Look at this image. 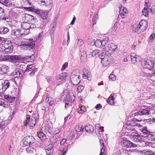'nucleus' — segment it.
<instances>
[{
    "label": "nucleus",
    "mask_w": 155,
    "mask_h": 155,
    "mask_svg": "<svg viewBox=\"0 0 155 155\" xmlns=\"http://www.w3.org/2000/svg\"><path fill=\"white\" fill-rule=\"evenodd\" d=\"M68 63L65 62L62 65V68L61 69V71H62L64 70L68 66Z\"/></svg>",
    "instance_id": "13d9d810"
},
{
    "label": "nucleus",
    "mask_w": 155,
    "mask_h": 155,
    "mask_svg": "<svg viewBox=\"0 0 155 155\" xmlns=\"http://www.w3.org/2000/svg\"><path fill=\"white\" fill-rule=\"evenodd\" d=\"M100 51L99 50H95L91 52L92 56L94 57L97 55L100 52Z\"/></svg>",
    "instance_id": "5fc2aeb1"
},
{
    "label": "nucleus",
    "mask_w": 155,
    "mask_h": 155,
    "mask_svg": "<svg viewBox=\"0 0 155 155\" xmlns=\"http://www.w3.org/2000/svg\"><path fill=\"white\" fill-rule=\"evenodd\" d=\"M84 128H82L81 126H78V127L76 128V131L78 132H79L81 131L82 130H83Z\"/></svg>",
    "instance_id": "e2e57ef3"
},
{
    "label": "nucleus",
    "mask_w": 155,
    "mask_h": 155,
    "mask_svg": "<svg viewBox=\"0 0 155 155\" xmlns=\"http://www.w3.org/2000/svg\"><path fill=\"white\" fill-rule=\"evenodd\" d=\"M4 98L6 99L8 102H13L15 99V97H11L9 95H4Z\"/></svg>",
    "instance_id": "f704fd0d"
},
{
    "label": "nucleus",
    "mask_w": 155,
    "mask_h": 155,
    "mask_svg": "<svg viewBox=\"0 0 155 155\" xmlns=\"http://www.w3.org/2000/svg\"><path fill=\"white\" fill-rule=\"evenodd\" d=\"M109 79L113 81H114L116 79V77L113 74H112L110 75L109 77Z\"/></svg>",
    "instance_id": "052dcab7"
},
{
    "label": "nucleus",
    "mask_w": 155,
    "mask_h": 155,
    "mask_svg": "<svg viewBox=\"0 0 155 155\" xmlns=\"http://www.w3.org/2000/svg\"><path fill=\"white\" fill-rule=\"evenodd\" d=\"M7 60V57L5 55L4 52H0V61H5Z\"/></svg>",
    "instance_id": "79ce46f5"
},
{
    "label": "nucleus",
    "mask_w": 155,
    "mask_h": 155,
    "mask_svg": "<svg viewBox=\"0 0 155 155\" xmlns=\"http://www.w3.org/2000/svg\"><path fill=\"white\" fill-rule=\"evenodd\" d=\"M131 62L132 63H135L140 59V57L136 55L134 53H132L130 54Z\"/></svg>",
    "instance_id": "a211bd4d"
},
{
    "label": "nucleus",
    "mask_w": 155,
    "mask_h": 155,
    "mask_svg": "<svg viewBox=\"0 0 155 155\" xmlns=\"http://www.w3.org/2000/svg\"><path fill=\"white\" fill-rule=\"evenodd\" d=\"M35 8L32 7H26V9L28 11L34 12Z\"/></svg>",
    "instance_id": "680f3d73"
},
{
    "label": "nucleus",
    "mask_w": 155,
    "mask_h": 155,
    "mask_svg": "<svg viewBox=\"0 0 155 155\" xmlns=\"http://www.w3.org/2000/svg\"><path fill=\"white\" fill-rule=\"evenodd\" d=\"M60 145L61 146H64L63 147L68 146V143L66 139H62L60 142Z\"/></svg>",
    "instance_id": "c03bdc74"
},
{
    "label": "nucleus",
    "mask_w": 155,
    "mask_h": 155,
    "mask_svg": "<svg viewBox=\"0 0 155 155\" xmlns=\"http://www.w3.org/2000/svg\"><path fill=\"white\" fill-rule=\"evenodd\" d=\"M49 12L48 11H41V12L40 16L43 20H46L48 15Z\"/></svg>",
    "instance_id": "b1692460"
},
{
    "label": "nucleus",
    "mask_w": 155,
    "mask_h": 155,
    "mask_svg": "<svg viewBox=\"0 0 155 155\" xmlns=\"http://www.w3.org/2000/svg\"><path fill=\"white\" fill-rule=\"evenodd\" d=\"M8 58L12 62H16L21 59V56L18 55H11L8 56Z\"/></svg>",
    "instance_id": "6ab92c4d"
},
{
    "label": "nucleus",
    "mask_w": 155,
    "mask_h": 155,
    "mask_svg": "<svg viewBox=\"0 0 155 155\" xmlns=\"http://www.w3.org/2000/svg\"><path fill=\"white\" fill-rule=\"evenodd\" d=\"M21 28L29 30L30 23L26 22H22L21 25Z\"/></svg>",
    "instance_id": "473e14b6"
},
{
    "label": "nucleus",
    "mask_w": 155,
    "mask_h": 155,
    "mask_svg": "<svg viewBox=\"0 0 155 155\" xmlns=\"http://www.w3.org/2000/svg\"><path fill=\"white\" fill-rule=\"evenodd\" d=\"M60 131V130L58 128H55L52 130L51 129V132H49V133L56 134L58 133Z\"/></svg>",
    "instance_id": "09e8293b"
},
{
    "label": "nucleus",
    "mask_w": 155,
    "mask_h": 155,
    "mask_svg": "<svg viewBox=\"0 0 155 155\" xmlns=\"http://www.w3.org/2000/svg\"><path fill=\"white\" fill-rule=\"evenodd\" d=\"M123 146L126 147H135V144L132 143L129 140H127L126 138L123 140L122 142Z\"/></svg>",
    "instance_id": "4468645a"
},
{
    "label": "nucleus",
    "mask_w": 155,
    "mask_h": 155,
    "mask_svg": "<svg viewBox=\"0 0 155 155\" xmlns=\"http://www.w3.org/2000/svg\"><path fill=\"white\" fill-rule=\"evenodd\" d=\"M13 46L12 44H9L8 45H5V52L8 53H11L12 52L13 49Z\"/></svg>",
    "instance_id": "bb28decb"
},
{
    "label": "nucleus",
    "mask_w": 155,
    "mask_h": 155,
    "mask_svg": "<svg viewBox=\"0 0 155 155\" xmlns=\"http://www.w3.org/2000/svg\"><path fill=\"white\" fill-rule=\"evenodd\" d=\"M139 152L142 155H155V153L149 149L140 150Z\"/></svg>",
    "instance_id": "f3484780"
},
{
    "label": "nucleus",
    "mask_w": 155,
    "mask_h": 155,
    "mask_svg": "<svg viewBox=\"0 0 155 155\" xmlns=\"http://www.w3.org/2000/svg\"><path fill=\"white\" fill-rule=\"evenodd\" d=\"M37 68H35L34 64H32L27 65L26 71H31L30 73L29 74V75L31 77L34 75L35 73L37 71Z\"/></svg>",
    "instance_id": "9b49d317"
},
{
    "label": "nucleus",
    "mask_w": 155,
    "mask_h": 155,
    "mask_svg": "<svg viewBox=\"0 0 155 155\" xmlns=\"http://www.w3.org/2000/svg\"><path fill=\"white\" fill-rule=\"evenodd\" d=\"M8 124V122L7 121H3L1 122H0V127L1 129H3L7 126Z\"/></svg>",
    "instance_id": "a18cd8bd"
},
{
    "label": "nucleus",
    "mask_w": 155,
    "mask_h": 155,
    "mask_svg": "<svg viewBox=\"0 0 155 155\" xmlns=\"http://www.w3.org/2000/svg\"><path fill=\"white\" fill-rule=\"evenodd\" d=\"M146 6L144 7L142 10L143 14L145 16H147L149 13V10L148 9V4L147 2L145 3Z\"/></svg>",
    "instance_id": "2f4dec72"
},
{
    "label": "nucleus",
    "mask_w": 155,
    "mask_h": 155,
    "mask_svg": "<svg viewBox=\"0 0 155 155\" xmlns=\"http://www.w3.org/2000/svg\"><path fill=\"white\" fill-rule=\"evenodd\" d=\"M9 68L8 66L4 64L0 67V72L2 74H6L9 71Z\"/></svg>",
    "instance_id": "aec40b11"
},
{
    "label": "nucleus",
    "mask_w": 155,
    "mask_h": 155,
    "mask_svg": "<svg viewBox=\"0 0 155 155\" xmlns=\"http://www.w3.org/2000/svg\"><path fill=\"white\" fill-rule=\"evenodd\" d=\"M61 95L60 99L61 101H67L72 103L75 99V97L72 90H65L63 93L61 94Z\"/></svg>",
    "instance_id": "f257e3e1"
},
{
    "label": "nucleus",
    "mask_w": 155,
    "mask_h": 155,
    "mask_svg": "<svg viewBox=\"0 0 155 155\" xmlns=\"http://www.w3.org/2000/svg\"><path fill=\"white\" fill-rule=\"evenodd\" d=\"M35 45V42L32 41L28 42L26 43L22 44L20 45L21 48L25 50H31L34 48Z\"/></svg>",
    "instance_id": "1a4fd4ad"
},
{
    "label": "nucleus",
    "mask_w": 155,
    "mask_h": 155,
    "mask_svg": "<svg viewBox=\"0 0 155 155\" xmlns=\"http://www.w3.org/2000/svg\"><path fill=\"white\" fill-rule=\"evenodd\" d=\"M117 50V47L116 45L111 43L107 45L105 48H102V51H105L107 55H110L111 54Z\"/></svg>",
    "instance_id": "20e7f679"
},
{
    "label": "nucleus",
    "mask_w": 155,
    "mask_h": 155,
    "mask_svg": "<svg viewBox=\"0 0 155 155\" xmlns=\"http://www.w3.org/2000/svg\"><path fill=\"white\" fill-rule=\"evenodd\" d=\"M142 120H137L136 119H133V121H135V122H133V121L131 122V123H130V125L134 127L137 126L139 127H140L141 126V125L140 124L137 123L136 121L139 122L140 121Z\"/></svg>",
    "instance_id": "c9c22d12"
},
{
    "label": "nucleus",
    "mask_w": 155,
    "mask_h": 155,
    "mask_svg": "<svg viewBox=\"0 0 155 155\" xmlns=\"http://www.w3.org/2000/svg\"><path fill=\"white\" fill-rule=\"evenodd\" d=\"M0 105L4 107H8L9 106L8 102H5V100L2 98L0 99Z\"/></svg>",
    "instance_id": "58836bf2"
},
{
    "label": "nucleus",
    "mask_w": 155,
    "mask_h": 155,
    "mask_svg": "<svg viewBox=\"0 0 155 155\" xmlns=\"http://www.w3.org/2000/svg\"><path fill=\"white\" fill-rule=\"evenodd\" d=\"M9 31L8 28L4 26L0 27V34H5L7 33Z\"/></svg>",
    "instance_id": "72a5a7b5"
},
{
    "label": "nucleus",
    "mask_w": 155,
    "mask_h": 155,
    "mask_svg": "<svg viewBox=\"0 0 155 155\" xmlns=\"http://www.w3.org/2000/svg\"><path fill=\"white\" fill-rule=\"evenodd\" d=\"M21 74L22 73L21 71H20V69L19 68L15 69V71L12 73V75L15 78L19 77Z\"/></svg>",
    "instance_id": "a878e982"
},
{
    "label": "nucleus",
    "mask_w": 155,
    "mask_h": 155,
    "mask_svg": "<svg viewBox=\"0 0 155 155\" xmlns=\"http://www.w3.org/2000/svg\"><path fill=\"white\" fill-rule=\"evenodd\" d=\"M0 2L7 7L12 5V3L9 0H0Z\"/></svg>",
    "instance_id": "e433bc0d"
},
{
    "label": "nucleus",
    "mask_w": 155,
    "mask_h": 155,
    "mask_svg": "<svg viewBox=\"0 0 155 155\" xmlns=\"http://www.w3.org/2000/svg\"><path fill=\"white\" fill-rule=\"evenodd\" d=\"M35 23H30V26H29V29H33L35 28H36V25Z\"/></svg>",
    "instance_id": "774afa93"
},
{
    "label": "nucleus",
    "mask_w": 155,
    "mask_h": 155,
    "mask_svg": "<svg viewBox=\"0 0 155 155\" xmlns=\"http://www.w3.org/2000/svg\"><path fill=\"white\" fill-rule=\"evenodd\" d=\"M114 97H110L107 100V102L110 104H114Z\"/></svg>",
    "instance_id": "49530a36"
},
{
    "label": "nucleus",
    "mask_w": 155,
    "mask_h": 155,
    "mask_svg": "<svg viewBox=\"0 0 155 155\" xmlns=\"http://www.w3.org/2000/svg\"><path fill=\"white\" fill-rule=\"evenodd\" d=\"M45 123L44 127H42V130H44L46 133L51 132L52 125L49 119H47Z\"/></svg>",
    "instance_id": "9d476101"
},
{
    "label": "nucleus",
    "mask_w": 155,
    "mask_h": 155,
    "mask_svg": "<svg viewBox=\"0 0 155 155\" xmlns=\"http://www.w3.org/2000/svg\"><path fill=\"white\" fill-rule=\"evenodd\" d=\"M109 40V38H105L104 39L102 40L101 41V43H102V47H103V46L105 47H106L105 46L106 44H107L108 41V40Z\"/></svg>",
    "instance_id": "3c124183"
},
{
    "label": "nucleus",
    "mask_w": 155,
    "mask_h": 155,
    "mask_svg": "<svg viewBox=\"0 0 155 155\" xmlns=\"http://www.w3.org/2000/svg\"><path fill=\"white\" fill-rule=\"evenodd\" d=\"M45 101L48 103L50 105H52L54 103L53 99L51 97H49L48 95L47 94L45 95Z\"/></svg>",
    "instance_id": "393cba45"
},
{
    "label": "nucleus",
    "mask_w": 155,
    "mask_h": 155,
    "mask_svg": "<svg viewBox=\"0 0 155 155\" xmlns=\"http://www.w3.org/2000/svg\"><path fill=\"white\" fill-rule=\"evenodd\" d=\"M68 76V74L65 72H63L57 76V79L58 80H65Z\"/></svg>",
    "instance_id": "412c9836"
},
{
    "label": "nucleus",
    "mask_w": 155,
    "mask_h": 155,
    "mask_svg": "<svg viewBox=\"0 0 155 155\" xmlns=\"http://www.w3.org/2000/svg\"><path fill=\"white\" fill-rule=\"evenodd\" d=\"M79 73L77 75L74 74V72L72 74L71 76V81L74 85H77L81 82V79Z\"/></svg>",
    "instance_id": "0eeeda50"
},
{
    "label": "nucleus",
    "mask_w": 155,
    "mask_h": 155,
    "mask_svg": "<svg viewBox=\"0 0 155 155\" xmlns=\"http://www.w3.org/2000/svg\"><path fill=\"white\" fill-rule=\"evenodd\" d=\"M35 139L32 136H26L23 139V142L25 146L30 145L34 143Z\"/></svg>",
    "instance_id": "6e6552de"
},
{
    "label": "nucleus",
    "mask_w": 155,
    "mask_h": 155,
    "mask_svg": "<svg viewBox=\"0 0 155 155\" xmlns=\"http://www.w3.org/2000/svg\"><path fill=\"white\" fill-rule=\"evenodd\" d=\"M26 150L28 153H31L35 151V149L31 147H29L26 149Z\"/></svg>",
    "instance_id": "8fccbe9b"
},
{
    "label": "nucleus",
    "mask_w": 155,
    "mask_h": 155,
    "mask_svg": "<svg viewBox=\"0 0 155 155\" xmlns=\"http://www.w3.org/2000/svg\"><path fill=\"white\" fill-rule=\"evenodd\" d=\"M2 92H4L10 86V83L8 80H3L1 82Z\"/></svg>",
    "instance_id": "2eb2a0df"
},
{
    "label": "nucleus",
    "mask_w": 155,
    "mask_h": 155,
    "mask_svg": "<svg viewBox=\"0 0 155 155\" xmlns=\"http://www.w3.org/2000/svg\"><path fill=\"white\" fill-rule=\"evenodd\" d=\"M13 34L15 36H22V33L21 32V30L16 29L14 30L12 32Z\"/></svg>",
    "instance_id": "ea45409f"
},
{
    "label": "nucleus",
    "mask_w": 155,
    "mask_h": 155,
    "mask_svg": "<svg viewBox=\"0 0 155 155\" xmlns=\"http://www.w3.org/2000/svg\"><path fill=\"white\" fill-rule=\"evenodd\" d=\"M85 129L87 132L92 133L94 130V127L92 125H89L85 126Z\"/></svg>",
    "instance_id": "c756f323"
},
{
    "label": "nucleus",
    "mask_w": 155,
    "mask_h": 155,
    "mask_svg": "<svg viewBox=\"0 0 155 155\" xmlns=\"http://www.w3.org/2000/svg\"><path fill=\"white\" fill-rule=\"evenodd\" d=\"M95 130L97 131L100 135L103 134V132L104 131L103 128V127H101L100 124H97L95 125Z\"/></svg>",
    "instance_id": "4be33fe9"
},
{
    "label": "nucleus",
    "mask_w": 155,
    "mask_h": 155,
    "mask_svg": "<svg viewBox=\"0 0 155 155\" xmlns=\"http://www.w3.org/2000/svg\"><path fill=\"white\" fill-rule=\"evenodd\" d=\"M38 137L40 138H44L45 137V134L42 132H40L38 134Z\"/></svg>",
    "instance_id": "4d7b16f0"
},
{
    "label": "nucleus",
    "mask_w": 155,
    "mask_h": 155,
    "mask_svg": "<svg viewBox=\"0 0 155 155\" xmlns=\"http://www.w3.org/2000/svg\"><path fill=\"white\" fill-rule=\"evenodd\" d=\"M46 152L47 154L49 155L52 153V150L50 148H48L46 150Z\"/></svg>",
    "instance_id": "bf43d9fd"
},
{
    "label": "nucleus",
    "mask_w": 155,
    "mask_h": 155,
    "mask_svg": "<svg viewBox=\"0 0 155 155\" xmlns=\"http://www.w3.org/2000/svg\"><path fill=\"white\" fill-rule=\"evenodd\" d=\"M32 15L27 13H24L23 15V19L25 21H30Z\"/></svg>",
    "instance_id": "7c9ffc66"
},
{
    "label": "nucleus",
    "mask_w": 155,
    "mask_h": 155,
    "mask_svg": "<svg viewBox=\"0 0 155 155\" xmlns=\"http://www.w3.org/2000/svg\"><path fill=\"white\" fill-rule=\"evenodd\" d=\"M68 147V146H62L60 147L59 153L61 155H65L68 151L67 149Z\"/></svg>",
    "instance_id": "cd10ccee"
},
{
    "label": "nucleus",
    "mask_w": 155,
    "mask_h": 155,
    "mask_svg": "<svg viewBox=\"0 0 155 155\" xmlns=\"http://www.w3.org/2000/svg\"><path fill=\"white\" fill-rule=\"evenodd\" d=\"M38 118V116L37 114H34L31 118L30 116L27 115L26 120L24 121V124L25 126L28 125L31 127H34Z\"/></svg>",
    "instance_id": "7ed1b4c3"
},
{
    "label": "nucleus",
    "mask_w": 155,
    "mask_h": 155,
    "mask_svg": "<svg viewBox=\"0 0 155 155\" xmlns=\"http://www.w3.org/2000/svg\"><path fill=\"white\" fill-rule=\"evenodd\" d=\"M34 12L40 16L41 12V10H40L38 8H36L35 9Z\"/></svg>",
    "instance_id": "338daca9"
},
{
    "label": "nucleus",
    "mask_w": 155,
    "mask_h": 155,
    "mask_svg": "<svg viewBox=\"0 0 155 155\" xmlns=\"http://www.w3.org/2000/svg\"><path fill=\"white\" fill-rule=\"evenodd\" d=\"M51 142L52 144L55 143L57 141V139L56 137H53L50 139Z\"/></svg>",
    "instance_id": "6e6d98bb"
},
{
    "label": "nucleus",
    "mask_w": 155,
    "mask_h": 155,
    "mask_svg": "<svg viewBox=\"0 0 155 155\" xmlns=\"http://www.w3.org/2000/svg\"><path fill=\"white\" fill-rule=\"evenodd\" d=\"M147 27V23L145 20H141L139 23H136L132 26L133 31L140 33L144 31Z\"/></svg>",
    "instance_id": "f03ea898"
},
{
    "label": "nucleus",
    "mask_w": 155,
    "mask_h": 155,
    "mask_svg": "<svg viewBox=\"0 0 155 155\" xmlns=\"http://www.w3.org/2000/svg\"><path fill=\"white\" fill-rule=\"evenodd\" d=\"M141 132L142 133L143 136L144 137H147L150 134V132L147 130L146 127H143L140 129Z\"/></svg>",
    "instance_id": "5701e85b"
},
{
    "label": "nucleus",
    "mask_w": 155,
    "mask_h": 155,
    "mask_svg": "<svg viewBox=\"0 0 155 155\" xmlns=\"http://www.w3.org/2000/svg\"><path fill=\"white\" fill-rule=\"evenodd\" d=\"M150 114V109L147 108L144 109H141L138 112H135L134 114V116H138V115H147Z\"/></svg>",
    "instance_id": "ddd939ff"
},
{
    "label": "nucleus",
    "mask_w": 155,
    "mask_h": 155,
    "mask_svg": "<svg viewBox=\"0 0 155 155\" xmlns=\"http://www.w3.org/2000/svg\"><path fill=\"white\" fill-rule=\"evenodd\" d=\"M21 30L22 33V36L24 35H27L29 33L30 31L29 29H24L21 28Z\"/></svg>",
    "instance_id": "de8ad7c7"
},
{
    "label": "nucleus",
    "mask_w": 155,
    "mask_h": 155,
    "mask_svg": "<svg viewBox=\"0 0 155 155\" xmlns=\"http://www.w3.org/2000/svg\"><path fill=\"white\" fill-rule=\"evenodd\" d=\"M130 137L132 140L135 142H141L143 141V136H141L136 133L135 134H132Z\"/></svg>",
    "instance_id": "f8f14e48"
},
{
    "label": "nucleus",
    "mask_w": 155,
    "mask_h": 155,
    "mask_svg": "<svg viewBox=\"0 0 155 155\" xmlns=\"http://www.w3.org/2000/svg\"><path fill=\"white\" fill-rule=\"evenodd\" d=\"M84 87L82 85H80L78 87L77 90L78 92H81L84 89Z\"/></svg>",
    "instance_id": "0e129e2a"
},
{
    "label": "nucleus",
    "mask_w": 155,
    "mask_h": 155,
    "mask_svg": "<svg viewBox=\"0 0 155 155\" xmlns=\"http://www.w3.org/2000/svg\"><path fill=\"white\" fill-rule=\"evenodd\" d=\"M141 64L144 68L149 69L150 70L153 68L154 65L153 61L148 59L143 60L141 61Z\"/></svg>",
    "instance_id": "423d86ee"
},
{
    "label": "nucleus",
    "mask_w": 155,
    "mask_h": 155,
    "mask_svg": "<svg viewBox=\"0 0 155 155\" xmlns=\"http://www.w3.org/2000/svg\"><path fill=\"white\" fill-rule=\"evenodd\" d=\"M30 21L34 23H36L38 22V20L35 17L32 15Z\"/></svg>",
    "instance_id": "864d4df0"
},
{
    "label": "nucleus",
    "mask_w": 155,
    "mask_h": 155,
    "mask_svg": "<svg viewBox=\"0 0 155 155\" xmlns=\"http://www.w3.org/2000/svg\"><path fill=\"white\" fill-rule=\"evenodd\" d=\"M24 61H26L27 62L30 61H33L34 60V55L28 56H26L24 58Z\"/></svg>",
    "instance_id": "a19ab883"
},
{
    "label": "nucleus",
    "mask_w": 155,
    "mask_h": 155,
    "mask_svg": "<svg viewBox=\"0 0 155 155\" xmlns=\"http://www.w3.org/2000/svg\"><path fill=\"white\" fill-rule=\"evenodd\" d=\"M148 9L150 10V12L152 13H153L155 12V6L151 7L150 6H148Z\"/></svg>",
    "instance_id": "603ef678"
},
{
    "label": "nucleus",
    "mask_w": 155,
    "mask_h": 155,
    "mask_svg": "<svg viewBox=\"0 0 155 155\" xmlns=\"http://www.w3.org/2000/svg\"><path fill=\"white\" fill-rule=\"evenodd\" d=\"M109 55H107L103 52L99 55V57L101 59V62L104 66H107L110 64V61Z\"/></svg>",
    "instance_id": "39448f33"
},
{
    "label": "nucleus",
    "mask_w": 155,
    "mask_h": 155,
    "mask_svg": "<svg viewBox=\"0 0 155 155\" xmlns=\"http://www.w3.org/2000/svg\"><path fill=\"white\" fill-rule=\"evenodd\" d=\"M150 72L149 73H145L143 71H142L141 72V75L143 77H151L153 76H154L155 75V72L154 71L153 73L150 72L151 71L150 70Z\"/></svg>",
    "instance_id": "c85d7f7f"
},
{
    "label": "nucleus",
    "mask_w": 155,
    "mask_h": 155,
    "mask_svg": "<svg viewBox=\"0 0 155 155\" xmlns=\"http://www.w3.org/2000/svg\"><path fill=\"white\" fill-rule=\"evenodd\" d=\"M128 11L125 7L121 6L120 8L119 13L120 16L123 18H124L127 16Z\"/></svg>",
    "instance_id": "dca6fc26"
},
{
    "label": "nucleus",
    "mask_w": 155,
    "mask_h": 155,
    "mask_svg": "<svg viewBox=\"0 0 155 155\" xmlns=\"http://www.w3.org/2000/svg\"><path fill=\"white\" fill-rule=\"evenodd\" d=\"M54 30H52V32L51 34V39L52 42H53L54 41Z\"/></svg>",
    "instance_id": "69168bd1"
},
{
    "label": "nucleus",
    "mask_w": 155,
    "mask_h": 155,
    "mask_svg": "<svg viewBox=\"0 0 155 155\" xmlns=\"http://www.w3.org/2000/svg\"><path fill=\"white\" fill-rule=\"evenodd\" d=\"M95 46L98 47L102 48V43L101 40L99 39L96 40L94 43Z\"/></svg>",
    "instance_id": "37998d69"
},
{
    "label": "nucleus",
    "mask_w": 155,
    "mask_h": 155,
    "mask_svg": "<svg viewBox=\"0 0 155 155\" xmlns=\"http://www.w3.org/2000/svg\"><path fill=\"white\" fill-rule=\"evenodd\" d=\"M86 108L84 106H79L78 109V111L79 114H83L86 111Z\"/></svg>",
    "instance_id": "4c0bfd02"
}]
</instances>
